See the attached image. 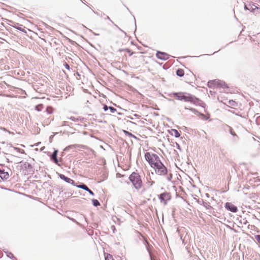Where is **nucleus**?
Here are the masks:
<instances>
[{"instance_id": "603ef678", "label": "nucleus", "mask_w": 260, "mask_h": 260, "mask_svg": "<svg viewBox=\"0 0 260 260\" xmlns=\"http://www.w3.org/2000/svg\"><path fill=\"white\" fill-rule=\"evenodd\" d=\"M125 7L127 9V10L130 12V13H131V12L130 11V10H129L128 8H127L125 5H124Z\"/></svg>"}, {"instance_id": "49530a36", "label": "nucleus", "mask_w": 260, "mask_h": 260, "mask_svg": "<svg viewBox=\"0 0 260 260\" xmlns=\"http://www.w3.org/2000/svg\"><path fill=\"white\" fill-rule=\"evenodd\" d=\"M119 52L125 51V49H119L118 50Z\"/></svg>"}, {"instance_id": "cd10ccee", "label": "nucleus", "mask_w": 260, "mask_h": 260, "mask_svg": "<svg viewBox=\"0 0 260 260\" xmlns=\"http://www.w3.org/2000/svg\"><path fill=\"white\" fill-rule=\"evenodd\" d=\"M105 260H114L112 257V256L110 254H107L106 256L105 257Z\"/></svg>"}, {"instance_id": "a211bd4d", "label": "nucleus", "mask_w": 260, "mask_h": 260, "mask_svg": "<svg viewBox=\"0 0 260 260\" xmlns=\"http://www.w3.org/2000/svg\"><path fill=\"white\" fill-rule=\"evenodd\" d=\"M79 184L78 185L77 183H75V185H74L75 186H76L77 187L79 188H81L84 189V190H87L88 189V187L87 186L84 184V183H79Z\"/></svg>"}, {"instance_id": "37998d69", "label": "nucleus", "mask_w": 260, "mask_h": 260, "mask_svg": "<svg viewBox=\"0 0 260 260\" xmlns=\"http://www.w3.org/2000/svg\"><path fill=\"white\" fill-rule=\"evenodd\" d=\"M117 29H118L119 30L121 31L123 33L125 34V32L122 30L120 28H119L116 24H115L114 23L113 24Z\"/></svg>"}, {"instance_id": "c85d7f7f", "label": "nucleus", "mask_w": 260, "mask_h": 260, "mask_svg": "<svg viewBox=\"0 0 260 260\" xmlns=\"http://www.w3.org/2000/svg\"><path fill=\"white\" fill-rule=\"evenodd\" d=\"M43 105L42 104L36 106L35 109L38 111H41L42 109Z\"/></svg>"}, {"instance_id": "f704fd0d", "label": "nucleus", "mask_w": 260, "mask_h": 260, "mask_svg": "<svg viewBox=\"0 0 260 260\" xmlns=\"http://www.w3.org/2000/svg\"><path fill=\"white\" fill-rule=\"evenodd\" d=\"M125 51L129 53V56H132L134 53V52H132L130 49L128 48H125Z\"/></svg>"}, {"instance_id": "6e6552de", "label": "nucleus", "mask_w": 260, "mask_h": 260, "mask_svg": "<svg viewBox=\"0 0 260 260\" xmlns=\"http://www.w3.org/2000/svg\"><path fill=\"white\" fill-rule=\"evenodd\" d=\"M224 207L227 210L233 213H236L238 211V208L237 206L230 202L225 203L224 204Z\"/></svg>"}, {"instance_id": "79ce46f5", "label": "nucleus", "mask_w": 260, "mask_h": 260, "mask_svg": "<svg viewBox=\"0 0 260 260\" xmlns=\"http://www.w3.org/2000/svg\"><path fill=\"white\" fill-rule=\"evenodd\" d=\"M15 150H17L18 151H19V152H21V153H24V151L23 150H22V149H20V148H15Z\"/></svg>"}, {"instance_id": "423d86ee", "label": "nucleus", "mask_w": 260, "mask_h": 260, "mask_svg": "<svg viewBox=\"0 0 260 260\" xmlns=\"http://www.w3.org/2000/svg\"><path fill=\"white\" fill-rule=\"evenodd\" d=\"M158 198L160 200L161 202L164 203L165 205H166L167 202L170 201L171 199V196L170 192H164L157 195Z\"/></svg>"}, {"instance_id": "bf43d9fd", "label": "nucleus", "mask_w": 260, "mask_h": 260, "mask_svg": "<svg viewBox=\"0 0 260 260\" xmlns=\"http://www.w3.org/2000/svg\"><path fill=\"white\" fill-rule=\"evenodd\" d=\"M53 137V136H50V139H52Z\"/></svg>"}, {"instance_id": "ddd939ff", "label": "nucleus", "mask_w": 260, "mask_h": 260, "mask_svg": "<svg viewBox=\"0 0 260 260\" xmlns=\"http://www.w3.org/2000/svg\"><path fill=\"white\" fill-rule=\"evenodd\" d=\"M222 88L223 89H228L229 88L227 84L222 81L217 80V88Z\"/></svg>"}, {"instance_id": "412c9836", "label": "nucleus", "mask_w": 260, "mask_h": 260, "mask_svg": "<svg viewBox=\"0 0 260 260\" xmlns=\"http://www.w3.org/2000/svg\"><path fill=\"white\" fill-rule=\"evenodd\" d=\"M10 22L12 23V24H10V25L16 29V28H20V27H22V26H23L22 25L18 23L14 22L12 21H10Z\"/></svg>"}, {"instance_id": "0e129e2a", "label": "nucleus", "mask_w": 260, "mask_h": 260, "mask_svg": "<svg viewBox=\"0 0 260 260\" xmlns=\"http://www.w3.org/2000/svg\"><path fill=\"white\" fill-rule=\"evenodd\" d=\"M92 116H95V117H96V116L95 115V114H92Z\"/></svg>"}, {"instance_id": "5701e85b", "label": "nucleus", "mask_w": 260, "mask_h": 260, "mask_svg": "<svg viewBox=\"0 0 260 260\" xmlns=\"http://www.w3.org/2000/svg\"><path fill=\"white\" fill-rule=\"evenodd\" d=\"M199 116L202 119H204L205 120H207L209 117H210V116L208 115V116H206L205 115V114L202 113H200L199 112Z\"/></svg>"}, {"instance_id": "9d476101", "label": "nucleus", "mask_w": 260, "mask_h": 260, "mask_svg": "<svg viewBox=\"0 0 260 260\" xmlns=\"http://www.w3.org/2000/svg\"><path fill=\"white\" fill-rule=\"evenodd\" d=\"M244 8L245 10H248L253 13H255V10L258 9L254 3L249 4L248 6L245 4Z\"/></svg>"}, {"instance_id": "58836bf2", "label": "nucleus", "mask_w": 260, "mask_h": 260, "mask_svg": "<svg viewBox=\"0 0 260 260\" xmlns=\"http://www.w3.org/2000/svg\"><path fill=\"white\" fill-rule=\"evenodd\" d=\"M92 12H93L94 13L100 16H101V17H102L103 15H105V13H101V14H99V13H98V12H95L93 10H92Z\"/></svg>"}, {"instance_id": "6e6d98bb", "label": "nucleus", "mask_w": 260, "mask_h": 260, "mask_svg": "<svg viewBox=\"0 0 260 260\" xmlns=\"http://www.w3.org/2000/svg\"><path fill=\"white\" fill-rule=\"evenodd\" d=\"M131 44H133V45H135V44H134V42H133V41H132V42H131Z\"/></svg>"}, {"instance_id": "6ab92c4d", "label": "nucleus", "mask_w": 260, "mask_h": 260, "mask_svg": "<svg viewBox=\"0 0 260 260\" xmlns=\"http://www.w3.org/2000/svg\"><path fill=\"white\" fill-rule=\"evenodd\" d=\"M176 74L178 77H182L184 75V71L183 69H178L176 70Z\"/></svg>"}, {"instance_id": "a18cd8bd", "label": "nucleus", "mask_w": 260, "mask_h": 260, "mask_svg": "<svg viewBox=\"0 0 260 260\" xmlns=\"http://www.w3.org/2000/svg\"><path fill=\"white\" fill-rule=\"evenodd\" d=\"M105 19L109 20V21H110L111 22V23L112 24H114V22L111 20V19L109 18V17L108 16H106V17L105 18Z\"/></svg>"}, {"instance_id": "de8ad7c7", "label": "nucleus", "mask_w": 260, "mask_h": 260, "mask_svg": "<svg viewBox=\"0 0 260 260\" xmlns=\"http://www.w3.org/2000/svg\"><path fill=\"white\" fill-rule=\"evenodd\" d=\"M215 93L214 91H213L212 90H210V93L211 94V95H213L214 93Z\"/></svg>"}, {"instance_id": "f8f14e48", "label": "nucleus", "mask_w": 260, "mask_h": 260, "mask_svg": "<svg viewBox=\"0 0 260 260\" xmlns=\"http://www.w3.org/2000/svg\"><path fill=\"white\" fill-rule=\"evenodd\" d=\"M9 177L8 172H5L4 170L0 169V178L3 180H7Z\"/></svg>"}, {"instance_id": "393cba45", "label": "nucleus", "mask_w": 260, "mask_h": 260, "mask_svg": "<svg viewBox=\"0 0 260 260\" xmlns=\"http://www.w3.org/2000/svg\"><path fill=\"white\" fill-rule=\"evenodd\" d=\"M209 210H210L209 211L210 214H212V215H213L215 217H218L217 215V213H218L215 211V209L214 208H213L212 207L211 209H209Z\"/></svg>"}, {"instance_id": "f3484780", "label": "nucleus", "mask_w": 260, "mask_h": 260, "mask_svg": "<svg viewBox=\"0 0 260 260\" xmlns=\"http://www.w3.org/2000/svg\"><path fill=\"white\" fill-rule=\"evenodd\" d=\"M198 203L203 205L204 207H205L207 209H209L212 208V206L210 205V203L209 202H205L203 200H201V201H199Z\"/></svg>"}, {"instance_id": "bb28decb", "label": "nucleus", "mask_w": 260, "mask_h": 260, "mask_svg": "<svg viewBox=\"0 0 260 260\" xmlns=\"http://www.w3.org/2000/svg\"><path fill=\"white\" fill-rule=\"evenodd\" d=\"M185 109L190 110V111L194 113L195 114H199V112L197 110H196V109L193 108H188L187 107H185Z\"/></svg>"}, {"instance_id": "a19ab883", "label": "nucleus", "mask_w": 260, "mask_h": 260, "mask_svg": "<svg viewBox=\"0 0 260 260\" xmlns=\"http://www.w3.org/2000/svg\"><path fill=\"white\" fill-rule=\"evenodd\" d=\"M229 103L232 106H235V105L236 104V103L235 101H233V100H230L229 101Z\"/></svg>"}, {"instance_id": "7c9ffc66", "label": "nucleus", "mask_w": 260, "mask_h": 260, "mask_svg": "<svg viewBox=\"0 0 260 260\" xmlns=\"http://www.w3.org/2000/svg\"><path fill=\"white\" fill-rule=\"evenodd\" d=\"M109 108L111 113H113L116 111V109L112 106H110Z\"/></svg>"}, {"instance_id": "4c0bfd02", "label": "nucleus", "mask_w": 260, "mask_h": 260, "mask_svg": "<svg viewBox=\"0 0 260 260\" xmlns=\"http://www.w3.org/2000/svg\"><path fill=\"white\" fill-rule=\"evenodd\" d=\"M110 106H108L106 105H104L103 109L104 111H107L109 109Z\"/></svg>"}, {"instance_id": "f03ea898", "label": "nucleus", "mask_w": 260, "mask_h": 260, "mask_svg": "<svg viewBox=\"0 0 260 260\" xmlns=\"http://www.w3.org/2000/svg\"><path fill=\"white\" fill-rule=\"evenodd\" d=\"M171 97L174 98L176 100L189 102L196 106L204 107L205 104L194 95L186 92H172L170 94Z\"/></svg>"}, {"instance_id": "052dcab7", "label": "nucleus", "mask_w": 260, "mask_h": 260, "mask_svg": "<svg viewBox=\"0 0 260 260\" xmlns=\"http://www.w3.org/2000/svg\"><path fill=\"white\" fill-rule=\"evenodd\" d=\"M178 149H180V146H179V145H178Z\"/></svg>"}, {"instance_id": "c756f323", "label": "nucleus", "mask_w": 260, "mask_h": 260, "mask_svg": "<svg viewBox=\"0 0 260 260\" xmlns=\"http://www.w3.org/2000/svg\"><path fill=\"white\" fill-rule=\"evenodd\" d=\"M69 119L71 120L72 121H74V122H77V121H79V118H76L74 116H71L69 118H68Z\"/></svg>"}, {"instance_id": "8fccbe9b", "label": "nucleus", "mask_w": 260, "mask_h": 260, "mask_svg": "<svg viewBox=\"0 0 260 260\" xmlns=\"http://www.w3.org/2000/svg\"><path fill=\"white\" fill-rule=\"evenodd\" d=\"M66 121H63L62 125H66Z\"/></svg>"}, {"instance_id": "ea45409f", "label": "nucleus", "mask_w": 260, "mask_h": 260, "mask_svg": "<svg viewBox=\"0 0 260 260\" xmlns=\"http://www.w3.org/2000/svg\"><path fill=\"white\" fill-rule=\"evenodd\" d=\"M87 192H88V193L91 194V196H94V192L91 190H90L89 188H88V189H87L86 190Z\"/></svg>"}, {"instance_id": "1a4fd4ad", "label": "nucleus", "mask_w": 260, "mask_h": 260, "mask_svg": "<svg viewBox=\"0 0 260 260\" xmlns=\"http://www.w3.org/2000/svg\"><path fill=\"white\" fill-rule=\"evenodd\" d=\"M58 177L62 180L66 182L70 183L74 186L75 185V182L73 179H71L65 176L63 174L58 173Z\"/></svg>"}, {"instance_id": "20e7f679", "label": "nucleus", "mask_w": 260, "mask_h": 260, "mask_svg": "<svg viewBox=\"0 0 260 260\" xmlns=\"http://www.w3.org/2000/svg\"><path fill=\"white\" fill-rule=\"evenodd\" d=\"M19 163L21 165L17 166V168L20 170H22L23 173L25 174H32L34 172V169L32 166L28 162H23L21 161Z\"/></svg>"}, {"instance_id": "69168bd1", "label": "nucleus", "mask_w": 260, "mask_h": 260, "mask_svg": "<svg viewBox=\"0 0 260 260\" xmlns=\"http://www.w3.org/2000/svg\"><path fill=\"white\" fill-rule=\"evenodd\" d=\"M217 51H215L213 54H214L215 53H216Z\"/></svg>"}, {"instance_id": "4d7b16f0", "label": "nucleus", "mask_w": 260, "mask_h": 260, "mask_svg": "<svg viewBox=\"0 0 260 260\" xmlns=\"http://www.w3.org/2000/svg\"><path fill=\"white\" fill-rule=\"evenodd\" d=\"M209 55V54H205L201 55V56H203V55Z\"/></svg>"}, {"instance_id": "09e8293b", "label": "nucleus", "mask_w": 260, "mask_h": 260, "mask_svg": "<svg viewBox=\"0 0 260 260\" xmlns=\"http://www.w3.org/2000/svg\"><path fill=\"white\" fill-rule=\"evenodd\" d=\"M134 19H135V22L136 21V20L135 19V18L134 17ZM136 28H137V26H136V22H135V30H136Z\"/></svg>"}, {"instance_id": "680f3d73", "label": "nucleus", "mask_w": 260, "mask_h": 260, "mask_svg": "<svg viewBox=\"0 0 260 260\" xmlns=\"http://www.w3.org/2000/svg\"><path fill=\"white\" fill-rule=\"evenodd\" d=\"M257 119H259L260 120V116L257 118Z\"/></svg>"}, {"instance_id": "e433bc0d", "label": "nucleus", "mask_w": 260, "mask_h": 260, "mask_svg": "<svg viewBox=\"0 0 260 260\" xmlns=\"http://www.w3.org/2000/svg\"><path fill=\"white\" fill-rule=\"evenodd\" d=\"M63 66L64 67V68L67 69L68 70H70V66L67 63V62H64L63 63Z\"/></svg>"}, {"instance_id": "7ed1b4c3", "label": "nucleus", "mask_w": 260, "mask_h": 260, "mask_svg": "<svg viewBox=\"0 0 260 260\" xmlns=\"http://www.w3.org/2000/svg\"><path fill=\"white\" fill-rule=\"evenodd\" d=\"M128 179L136 189H140L142 186V181L139 173L134 172L129 176Z\"/></svg>"}, {"instance_id": "f257e3e1", "label": "nucleus", "mask_w": 260, "mask_h": 260, "mask_svg": "<svg viewBox=\"0 0 260 260\" xmlns=\"http://www.w3.org/2000/svg\"><path fill=\"white\" fill-rule=\"evenodd\" d=\"M144 156L151 167L154 169L156 174L160 176H167L168 181H171L173 174L171 173H169L168 168L162 162L157 154L148 152L145 153Z\"/></svg>"}, {"instance_id": "473e14b6", "label": "nucleus", "mask_w": 260, "mask_h": 260, "mask_svg": "<svg viewBox=\"0 0 260 260\" xmlns=\"http://www.w3.org/2000/svg\"><path fill=\"white\" fill-rule=\"evenodd\" d=\"M82 26H83V27H85V28L87 30H88L89 31L92 32V33L93 34V35H95V36H99V34H96V33H95V32H93L92 30H91V29H89V28H87L85 25H82Z\"/></svg>"}, {"instance_id": "9b49d317", "label": "nucleus", "mask_w": 260, "mask_h": 260, "mask_svg": "<svg viewBox=\"0 0 260 260\" xmlns=\"http://www.w3.org/2000/svg\"><path fill=\"white\" fill-rule=\"evenodd\" d=\"M83 147V145H78V144H75V145H71L67 147H66L64 149L63 151L61 153V156H63L64 155V151H68L70 149H76L77 148H82Z\"/></svg>"}, {"instance_id": "aec40b11", "label": "nucleus", "mask_w": 260, "mask_h": 260, "mask_svg": "<svg viewBox=\"0 0 260 260\" xmlns=\"http://www.w3.org/2000/svg\"><path fill=\"white\" fill-rule=\"evenodd\" d=\"M5 252L6 253L7 256L10 258L11 259H13V260H17V258L14 256V255H13V254L9 251H5Z\"/></svg>"}, {"instance_id": "0eeeda50", "label": "nucleus", "mask_w": 260, "mask_h": 260, "mask_svg": "<svg viewBox=\"0 0 260 260\" xmlns=\"http://www.w3.org/2000/svg\"><path fill=\"white\" fill-rule=\"evenodd\" d=\"M156 56L158 59L160 60H167L170 58V55L165 52L157 51Z\"/></svg>"}, {"instance_id": "c9c22d12", "label": "nucleus", "mask_w": 260, "mask_h": 260, "mask_svg": "<svg viewBox=\"0 0 260 260\" xmlns=\"http://www.w3.org/2000/svg\"><path fill=\"white\" fill-rule=\"evenodd\" d=\"M64 193L66 195H67L68 197H71L73 194V193L71 191H65Z\"/></svg>"}, {"instance_id": "e2e57ef3", "label": "nucleus", "mask_w": 260, "mask_h": 260, "mask_svg": "<svg viewBox=\"0 0 260 260\" xmlns=\"http://www.w3.org/2000/svg\"><path fill=\"white\" fill-rule=\"evenodd\" d=\"M64 189H62L61 192H63V191H64Z\"/></svg>"}, {"instance_id": "dca6fc26", "label": "nucleus", "mask_w": 260, "mask_h": 260, "mask_svg": "<svg viewBox=\"0 0 260 260\" xmlns=\"http://www.w3.org/2000/svg\"><path fill=\"white\" fill-rule=\"evenodd\" d=\"M169 134L171 135H174L175 138H179L180 136V133L176 129H171L169 131Z\"/></svg>"}, {"instance_id": "c03bdc74", "label": "nucleus", "mask_w": 260, "mask_h": 260, "mask_svg": "<svg viewBox=\"0 0 260 260\" xmlns=\"http://www.w3.org/2000/svg\"><path fill=\"white\" fill-rule=\"evenodd\" d=\"M111 228L113 230V233H115V231L116 230L115 226L114 225H112Z\"/></svg>"}, {"instance_id": "5fc2aeb1", "label": "nucleus", "mask_w": 260, "mask_h": 260, "mask_svg": "<svg viewBox=\"0 0 260 260\" xmlns=\"http://www.w3.org/2000/svg\"><path fill=\"white\" fill-rule=\"evenodd\" d=\"M149 256H151V254H149ZM150 260H153V259H152V258L151 257V256H150Z\"/></svg>"}, {"instance_id": "72a5a7b5", "label": "nucleus", "mask_w": 260, "mask_h": 260, "mask_svg": "<svg viewBox=\"0 0 260 260\" xmlns=\"http://www.w3.org/2000/svg\"><path fill=\"white\" fill-rule=\"evenodd\" d=\"M16 29L19 30H20V31H22V32H24V33H26V32H26V30H25V27H23H23H20V28H16Z\"/></svg>"}, {"instance_id": "4be33fe9", "label": "nucleus", "mask_w": 260, "mask_h": 260, "mask_svg": "<svg viewBox=\"0 0 260 260\" xmlns=\"http://www.w3.org/2000/svg\"><path fill=\"white\" fill-rule=\"evenodd\" d=\"M123 132L126 136H128L130 137H132L135 139H137V137L134 135H133V134H132L130 132H129L128 131H127L126 130H123Z\"/></svg>"}, {"instance_id": "864d4df0", "label": "nucleus", "mask_w": 260, "mask_h": 260, "mask_svg": "<svg viewBox=\"0 0 260 260\" xmlns=\"http://www.w3.org/2000/svg\"><path fill=\"white\" fill-rule=\"evenodd\" d=\"M206 197H209V194H208V193H206Z\"/></svg>"}, {"instance_id": "338daca9", "label": "nucleus", "mask_w": 260, "mask_h": 260, "mask_svg": "<svg viewBox=\"0 0 260 260\" xmlns=\"http://www.w3.org/2000/svg\"><path fill=\"white\" fill-rule=\"evenodd\" d=\"M259 1H260V0H258Z\"/></svg>"}, {"instance_id": "4468645a", "label": "nucleus", "mask_w": 260, "mask_h": 260, "mask_svg": "<svg viewBox=\"0 0 260 260\" xmlns=\"http://www.w3.org/2000/svg\"><path fill=\"white\" fill-rule=\"evenodd\" d=\"M227 127L228 128L229 132L233 136V141H237L238 140V137L236 135V134L233 131V128L229 125H226Z\"/></svg>"}, {"instance_id": "13d9d810", "label": "nucleus", "mask_w": 260, "mask_h": 260, "mask_svg": "<svg viewBox=\"0 0 260 260\" xmlns=\"http://www.w3.org/2000/svg\"><path fill=\"white\" fill-rule=\"evenodd\" d=\"M1 187V188H2V189H6V188H5V187H2H2Z\"/></svg>"}, {"instance_id": "3c124183", "label": "nucleus", "mask_w": 260, "mask_h": 260, "mask_svg": "<svg viewBox=\"0 0 260 260\" xmlns=\"http://www.w3.org/2000/svg\"><path fill=\"white\" fill-rule=\"evenodd\" d=\"M154 183V181H152L151 182V184H150V186H152Z\"/></svg>"}, {"instance_id": "39448f33", "label": "nucleus", "mask_w": 260, "mask_h": 260, "mask_svg": "<svg viewBox=\"0 0 260 260\" xmlns=\"http://www.w3.org/2000/svg\"><path fill=\"white\" fill-rule=\"evenodd\" d=\"M58 150L54 148L53 152L51 153L49 152H47V155L49 156L50 160L54 163L55 165L60 166L59 161H62V159L60 158L59 160L57 158Z\"/></svg>"}, {"instance_id": "2f4dec72", "label": "nucleus", "mask_w": 260, "mask_h": 260, "mask_svg": "<svg viewBox=\"0 0 260 260\" xmlns=\"http://www.w3.org/2000/svg\"><path fill=\"white\" fill-rule=\"evenodd\" d=\"M254 238L256 240L257 242L260 244V234L255 235Z\"/></svg>"}, {"instance_id": "2eb2a0df", "label": "nucleus", "mask_w": 260, "mask_h": 260, "mask_svg": "<svg viewBox=\"0 0 260 260\" xmlns=\"http://www.w3.org/2000/svg\"><path fill=\"white\" fill-rule=\"evenodd\" d=\"M217 80H210L207 83L208 87L211 88H217Z\"/></svg>"}, {"instance_id": "b1692460", "label": "nucleus", "mask_w": 260, "mask_h": 260, "mask_svg": "<svg viewBox=\"0 0 260 260\" xmlns=\"http://www.w3.org/2000/svg\"><path fill=\"white\" fill-rule=\"evenodd\" d=\"M92 203L93 206L94 207H98V206H100V205H101L99 201L98 200L94 199H93L92 200Z\"/></svg>"}, {"instance_id": "a878e982", "label": "nucleus", "mask_w": 260, "mask_h": 260, "mask_svg": "<svg viewBox=\"0 0 260 260\" xmlns=\"http://www.w3.org/2000/svg\"><path fill=\"white\" fill-rule=\"evenodd\" d=\"M46 111L48 114H51L53 112V109L52 107L48 106L46 108Z\"/></svg>"}]
</instances>
